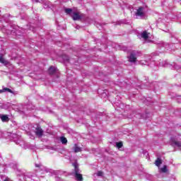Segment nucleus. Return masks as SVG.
<instances>
[{
  "label": "nucleus",
  "mask_w": 181,
  "mask_h": 181,
  "mask_svg": "<svg viewBox=\"0 0 181 181\" xmlns=\"http://www.w3.org/2000/svg\"><path fill=\"white\" fill-rule=\"evenodd\" d=\"M72 165L74 168V175L75 179L78 181H83V175H81V171L79 169L78 164L76 162H75L74 163H72Z\"/></svg>",
  "instance_id": "f257e3e1"
},
{
  "label": "nucleus",
  "mask_w": 181,
  "mask_h": 181,
  "mask_svg": "<svg viewBox=\"0 0 181 181\" xmlns=\"http://www.w3.org/2000/svg\"><path fill=\"white\" fill-rule=\"evenodd\" d=\"M136 18H145L146 17V7L145 6H139L135 13Z\"/></svg>",
  "instance_id": "f03ea898"
},
{
  "label": "nucleus",
  "mask_w": 181,
  "mask_h": 181,
  "mask_svg": "<svg viewBox=\"0 0 181 181\" xmlns=\"http://www.w3.org/2000/svg\"><path fill=\"white\" fill-rule=\"evenodd\" d=\"M8 136H9V139L11 141H13L17 145L22 146L23 144H24L23 141H22V138L20 135H18L17 134H13L12 132H10L8 134Z\"/></svg>",
  "instance_id": "7ed1b4c3"
},
{
  "label": "nucleus",
  "mask_w": 181,
  "mask_h": 181,
  "mask_svg": "<svg viewBox=\"0 0 181 181\" xmlns=\"http://www.w3.org/2000/svg\"><path fill=\"white\" fill-rule=\"evenodd\" d=\"M141 52L139 51H132L131 52L130 56L129 57V62H136L137 60V57H141Z\"/></svg>",
  "instance_id": "20e7f679"
},
{
  "label": "nucleus",
  "mask_w": 181,
  "mask_h": 181,
  "mask_svg": "<svg viewBox=\"0 0 181 181\" xmlns=\"http://www.w3.org/2000/svg\"><path fill=\"white\" fill-rule=\"evenodd\" d=\"M34 132L38 138H42V136H43L44 135V129H42L40 125H37L35 129L34 130Z\"/></svg>",
  "instance_id": "39448f33"
},
{
  "label": "nucleus",
  "mask_w": 181,
  "mask_h": 181,
  "mask_svg": "<svg viewBox=\"0 0 181 181\" xmlns=\"http://www.w3.org/2000/svg\"><path fill=\"white\" fill-rule=\"evenodd\" d=\"M0 119L3 122H8L10 119L8 115L6 114H0Z\"/></svg>",
  "instance_id": "423d86ee"
},
{
  "label": "nucleus",
  "mask_w": 181,
  "mask_h": 181,
  "mask_svg": "<svg viewBox=\"0 0 181 181\" xmlns=\"http://www.w3.org/2000/svg\"><path fill=\"white\" fill-rule=\"evenodd\" d=\"M71 17L73 20H81V18H82V16H81V14L76 11L73 12Z\"/></svg>",
  "instance_id": "0eeeda50"
},
{
  "label": "nucleus",
  "mask_w": 181,
  "mask_h": 181,
  "mask_svg": "<svg viewBox=\"0 0 181 181\" xmlns=\"http://www.w3.org/2000/svg\"><path fill=\"white\" fill-rule=\"evenodd\" d=\"M73 150H74V152H75V153H77L78 152L82 151V148L78 146V145L77 144H74Z\"/></svg>",
  "instance_id": "6e6552de"
},
{
  "label": "nucleus",
  "mask_w": 181,
  "mask_h": 181,
  "mask_svg": "<svg viewBox=\"0 0 181 181\" xmlns=\"http://www.w3.org/2000/svg\"><path fill=\"white\" fill-rule=\"evenodd\" d=\"M0 63L3 64L4 65H8L9 62L6 59H4L3 55L0 54Z\"/></svg>",
  "instance_id": "1a4fd4ad"
},
{
  "label": "nucleus",
  "mask_w": 181,
  "mask_h": 181,
  "mask_svg": "<svg viewBox=\"0 0 181 181\" xmlns=\"http://www.w3.org/2000/svg\"><path fill=\"white\" fill-rule=\"evenodd\" d=\"M57 69L55 66H50L49 69V75H54L55 72H57Z\"/></svg>",
  "instance_id": "9d476101"
},
{
  "label": "nucleus",
  "mask_w": 181,
  "mask_h": 181,
  "mask_svg": "<svg viewBox=\"0 0 181 181\" xmlns=\"http://www.w3.org/2000/svg\"><path fill=\"white\" fill-rule=\"evenodd\" d=\"M5 91H8V93H12V94H15V92H13L12 89H9L8 88H3V89L0 90V93H5Z\"/></svg>",
  "instance_id": "9b49d317"
},
{
  "label": "nucleus",
  "mask_w": 181,
  "mask_h": 181,
  "mask_svg": "<svg viewBox=\"0 0 181 181\" xmlns=\"http://www.w3.org/2000/svg\"><path fill=\"white\" fill-rule=\"evenodd\" d=\"M142 38H144V40H148V35L147 31H143L141 34Z\"/></svg>",
  "instance_id": "f8f14e48"
},
{
  "label": "nucleus",
  "mask_w": 181,
  "mask_h": 181,
  "mask_svg": "<svg viewBox=\"0 0 181 181\" xmlns=\"http://www.w3.org/2000/svg\"><path fill=\"white\" fill-rule=\"evenodd\" d=\"M162 163H163V161H162V159H160V158H158L155 162V164L156 166H160Z\"/></svg>",
  "instance_id": "ddd939ff"
},
{
  "label": "nucleus",
  "mask_w": 181,
  "mask_h": 181,
  "mask_svg": "<svg viewBox=\"0 0 181 181\" xmlns=\"http://www.w3.org/2000/svg\"><path fill=\"white\" fill-rule=\"evenodd\" d=\"M60 141H61L62 144H66L68 142V139H66V138L65 136H61Z\"/></svg>",
  "instance_id": "4468645a"
},
{
  "label": "nucleus",
  "mask_w": 181,
  "mask_h": 181,
  "mask_svg": "<svg viewBox=\"0 0 181 181\" xmlns=\"http://www.w3.org/2000/svg\"><path fill=\"white\" fill-rule=\"evenodd\" d=\"M139 115H140V118L146 119V118H148V117H149L150 114H149V112H146V114H143V115L140 114Z\"/></svg>",
  "instance_id": "2eb2a0df"
},
{
  "label": "nucleus",
  "mask_w": 181,
  "mask_h": 181,
  "mask_svg": "<svg viewBox=\"0 0 181 181\" xmlns=\"http://www.w3.org/2000/svg\"><path fill=\"white\" fill-rule=\"evenodd\" d=\"M173 144L176 145V146H178V147L181 146V142H179L177 141H173Z\"/></svg>",
  "instance_id": "dca6fc26"
},
{
  "label": "nucleus",
  "mask_w": 181,
  "mask_h": 181,
  "mask_svg": "<svg viewBox=\"0 0 181 181\" xmlns=\"http://www.w3.org/2000/svg\"><path fill=\"white\" fill-rule=\"evenodd\" d=\"M160 171L163 172V173H166V172H168L167 166L164 165L163 168H161Z\"/></svg>",
  "instance_id": "f3484780"
},
{
  "label": "nucleus",
  "mask_w": 181,
  "mask_h": 181,
  "mask_svg": "<svg viewBox=\"0 0 181 181\" xmlns=\"http://www.w3.org/2000/svg\"><path fill=\"white\" fill-rule=\"evenodd\" d=\"M168 45V44H165V42H164L163 41H161L158 44V47H167Z\"/></svg>",
  "instance_id": "a211bd4d"
},
{
  "label": "nucleus",
  "mask_w": 181,
  "mask_h": 181,
  "mask_svg": "<svg viewBox=\"0 0 181 181\" xmlns=\"http://www.w3.org/2000/svg\"><path fill=\"white\" fill-rule=\"evenodd\" d=\"M116 146L118 148H122L123 146V142H116Z\"/></svg>",
  "instance_id": "6ab92c4d"
},
{
  "label": "nucleus",
  "mask_w": 181,
  "mask_h": 181,
  "mask_svg": "<svg viewBox=\"0 0 181 181\" xmlns=\"http://www.w3.org/2000/svg\"><path fill=\"white\" fill-rule=\"evenodd\" d=\"M24 179H26V177H33L32 175L30 173H23Z\"/></svg>",
  "instance_id": "aec40b11"
},
{
  "label": "nucleus",
  "mask_w": 181,
  "mask_h": 181,
  "mask_svg": "<svg viewBox=\"0 0 181 181\" xmlns=\"http://www.w3.org/2000/svg\"><path fill=\"white\" fill-rule=\"evenodd\" d=\"M65 11L68 14H70L71 13H72L73 10H72V8H65Z\"/></svg>",
  "instance_id": "412c9836"
},
{
  "label": "nucleus",
  "mask_w": 181,
  "mask_h": 181,
  "mask_svg": "<svg viewBox=\"0 0 181 181\" xmlns=\"http://www.w3.org/2000/svg\"><path fill=\"white\" fill-rule=\"evenodd\" d=\"M36 4H38V2H40V4H45V0H35Z\"/></svg>",
  "instance_id": "4be33fe9"
},
{
  "label": "nucleus",
  "mask_w": 181,
  "mask_h": 181,
  "mask_svg": "<svg viewBox=\"0 0 181 181\" xmlns=\"http://www.w3.org/2000/svg\"><path fill=\"white\" fill-rule=\"evenodd\" d=\"M96 27H98V28L100 29L102 25H101V24H99V23H97Z\"/></svg>",
  "instance_id": "5701e85b"
},
{
  "label": "nucleus",
  "mask_w": 181,
  "mask_h": 181,
  "mask_svg": "<svg viewBox=\"0 0 181 181\" xmlns=\"http://www.w3.org/2000/svg\"><path fill=\"white\" fill-rule=\"evenodd\" d=\"M103 172H98L97 176H103Z\"/></svg>",
  "instance_id": "b1692460"
},
{
  "label": "nucleus",
  "mask_w": 181,
  "mask_h": 181,
  "mask_svg": "<svg viewBox=\"0 0 181 181\" xmlns=\"http://www.w3.org/2000/svg\"><path fill=\"white\" fill-rule=\"evenodd\" d=\"M44 8H45V9H47V8H50V6H49V4H45Z\"/></svg>",
  "instance_id": "393cba45"
},
{
  "label": "nucleus",
  "mask_w": 181,
  "mask_h": 181,
  "mask_svg": "<svg viewBox=\"0 0 181 181\" xmlns=\"http://www.w3.org/2000/svg\"><path fill=\"white\" fill-rule=\"evenodd\" d=\"M4 132H0V137H1V138H4Z\"/></svg>",
  "instance_id": "a878e982"
},
{
  "label": "nucleus",
  "mask_w": 181,
  "mask_h": 181,
  "mask_svg": "<svg viewBox=\"0 0 181 181\" xmlns=\"http://www.w3.org/2000/svg\"><path fill=\"white\" fill-rule=\"evenodd\" d=\"M4 181H13V180H10V178H5Z\"/></svg>",
  "instance_id": "bb28decb"
},
{
  "label": "nucleus",
  "mask_w": 181,
  "mask_h": 181,
  "mask_svg": "<svg viewBox=\"0 0 181 181\" xmlns=\"http://www.w3.org/2000/svg\"><path fill=\"white\" fill-rule=\"evenodd\" d=\"M40 166H41L40 164V165H37V163H35V167H36V168H40Z\"/></svg>",
  "instance_id": "cd10ccee"
},
{
  "label": "nucleus",
  "mask_w": 181,
  "mask_h": 181,
  "mask_svg": "<svg viewBox=\"0 0 181 181\" xmlns=\"http://www.w3.org/2000/svg\"><path fill=\"white\" fill-rule=\"evenodd\" d=\"M122 49H123L124 51H127V47H123Z\"/></svg>",
  "instance_id": "c85d7f7f"
},
{
  "label": "nucleus",
  "mask_w": 181,
  "mask_h": 181,
  "mask_svg": "<svg viewBox=\"0 0 181 181\" xmlns=\"http://www.w3.org/2000/svg\"><path fill=\"white\" fill-rule=\"evenodd\" d=\"M165 64H166V62H164V64H163V63L161 64V65H162L163 66H165Z\"/></svg>",
  "instance_id": "c756f323"
},
{
  "label": "nucleus",
  "mask_w": 181,
  "mask_h": 181,
  "mask_svg": "<svg viewBox=\"0 0 181 181\" xmlns=\"http://www.w3.org/2000/svg\"><path fill=\"white\" fill-rule=\"evenodd\" d=\"M66 61H69V57H66Z\"/></svg>",
  "instance_id": "7c9ffc66"
},
{
  "label": "nucleus",
  "mask_w": 181,
  "mask_h": 181,
  "mask_svg": "<svg viewBox=\"0 0 181 181\" xmlns=\"http://www.w3.org/2000/svg\"><path fill=\"white\" fill-rule=\"evenodd\" d=\"M30 30H34V27H30Z\"/></svg>",
  "instance_id": "2f4dec72"
},
{
  "label": "nucleus",
  "mask_w": 181,
  "mask_h": 181,
  "mask_svg": "<svg viewBox=\"0 0 181 181\" xmlns=\"http://www.w3.org/2000/svg\"><path fill=\"white\" fill-rule=\"evenodd\" d=\"M76 28H80V25H76Z\"/></svg>",
  "instance_id": "473e14b6"
}]
</instances>
